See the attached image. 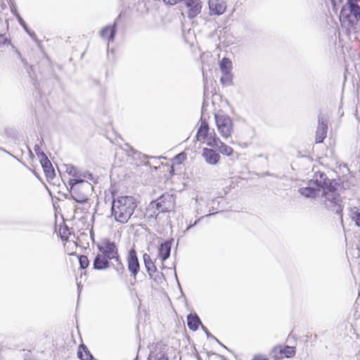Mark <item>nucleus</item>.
Here are the masks:
<instances>
[{
    "mask_svg": "<svg viewBox=\"0 0 360 360\" xmlns=\"http://www.w3.org/2000/svg\"><path fill=\"white\" fill-rule=\"evenodd\" d=\"M298 192L307 198H319L320 202L326 209L337 214L342 212L340 195L323 172H316L308 186L300 188Z\"/></svg>",
    "mask_w": 360,
    "mask_h": 360,
    "instance_id": "f257e3e1",
    "label": "nucleus"
},
{
    "mask_svg": "<svg viewBox=\"0 0 360 360\" xmlns=\"http://www.w3.org/2000/svg\"><path fill=\"white\" fill-rule=\"evenodd\" d=\"M137 207L136 199L132 196H120L113 200L112 203V216L116 221L127 223Z\"/></svg>",
    "mask_w": 360,
    "mask_h": 360,
    "instance_id": "f03ea898",
    "label": "nucleus"
},
{
    "mask_svg": "<svg viewBox=\"0 0 360 360\" xmlns=\"http://www.w3.org/2000/svg\"><path fill=\"white\" fill-rule=\"evenodd\" d=\"M70 187L72 198L79 203H83L88 200V195L92 190L91 184L87 181L79 179H70L68 181Z\"/></svg>",
    "mask_w": 360,
    "mask_h": 360,
    "instance_id": "7ed1b4c3",
    "label": "nucleus"
},
{
    "mask_svg": "<svg viewBox=\"0 0 360 360\" xmlns=\"http://www.w3.org/2000/svg\"><path fill=\"white\" fill-rule=\"evenodd\" d=\"M360 0H347L341 9V17L349 20L352 23H356L360 20Z\"/></svg>",
    "mask_w": 360,
    "mask_h": 360,
    "instance_id": "20e7f679",
    "label": "nucleus"
},
{
    "mask_svg": "<svg viewBox=\"0 0 360 360\" xmlns=\"http://www.w3.org/2000/svg\"><path fill=\"white\" fill-rule=\"evenodd\" d=\"M215 122L221 136L227 139L231 136L233 131V122L229 116L221 113L215 114Z\"/></svg>",
    "mask_w": 360,
    "mask_h": 360,
    "instance_id": "39448f33",
    "label": "nucleus"
},
{
    "mask_svg": "<svg viewBox=\"0 0 360 360\" xmlns=\"http://www.w3.org/2000/svg\"><path fill=\"white\" fill-rule=\"evenodd\" d=\"M154 205H155L157 209L161 212L172 211L175 205L173 194L165 193L162 195L156 202H152L150 205L153 207Z\"/></svg>",
    "mask_w": 360,
    "mask_h": 360,
    "instance_id": "423d86ee",
    "label": "nucleus"
},
{
    "mask_svg": "<svg viewBox=\"0 0 360 360\" xmlns=\"http://www.w3.org/2000/svg\"><path fill=\"white\" fill-rule=\"evenodd\" d=\"M100 252L109 260L118 256L117 248L114 243L106 241L98 247Z\"/></svg>",
    "mask_w": 360,
    "mask_h": 360,
    "instance_id": "0eeeda50",
    "label": "nucleus"
},
{
    "mask_svg": "<svg viewBox=\"0 0 360 360\" xmlns=\"http://www.w3.org/2000/svg\"><path fill=\"white\" fill-rule=\"evenodd\" d=\"M127 264L128 269L131 273V276L136 277L139 271V263L134 250H131L129 252Z\"/></svg>",
    "mask_w": 360,
    "mask_h": 360,
    "instance_id": "6e6552de",
    "label": "nucleus"
},
{
    "mask_svg": "<svg viewBox=\"0 0 360 360\" xmlns=\"http://www.w3.org/2000/svg\"><path fill=\"white\" fill-rule=\"evenodd\" d=\"M186 6L188 8V16L190 18L196 17L202 9V3L200 0H184Z\"/></svg>",
    "mask_w": 360,
    "mask_h": 360,
    "instance_id": "1a4fd4ad",
    "label": "nucleus"
},
{
    "mask_svg": "<svg viewBox=\"0 0 360 360\" xmlns=\"http://www.w3.org/2000/svg\"><path fill=\"white\" fill-rule=\"evenodd\" d=\"M210 14L221 15L226 8L223 0H209L208 1Z\"/></svg>",
    "mask_w": 360,
    "mask_h": 360,
    "instance_id": "9d476101",
    "label": "nucleus"
},
{
    "mask_svg": "<svg viewBox=\"0 0 360 360\" xmlns=\"http://www.w3.org/2000/svg\"><path fill=\"white\" fill-rule=\"evenodd\" d=\"M328 126L323 117L319 119V125L316 131V142L321 143L326 137Z\"/></svg>",
    "mask_w": 360,
    "mask_h": 360,
    "instance_id": "9b49d317",
    "label": "nucleus"
},
{
    "mask_svg": "<svg viewBox=\"0 0 360 360\" xmlns=\"http://www.w3.org/2000/svg\"><path fill=\"white\" fill-rule=\"evenodd\" d=\"M202 155L207 163L210 165H216L220 159V155L211 148H205L202 150Z\"/></svg>",
    "mask_w": 360,
    "mask_h": 360,
    "instance_id": "f8f14e48",
    "label": "nucleus"
},
{
    "mask_svg": "<svg viewBox=\"0 0 360 360\" xmlns=\"http://www.w3.org/2000/svg\"><path fill=\"white\" fill-rule=\"evenodd\" d=\"M41 163L46 177L48 179H53L56 174L51 162L44 153H41Z\"/></svg>",
    "mask_w": 360,
    "mask_h": 360,
    "instance_id": "ddd939ff",
    "label": "nucleus"
},
{
    "mask_svg": "<svg viewBox=\"0 0 360 360\" xmlns=\"http://www.w3.org/2000/svg\"><path fill=\"white\" fill-rule=\"evenodd\" d=\"M210 127L206 121L201 119V124L196 134V139L198 141L206 143L209 135Z\"/></svg>",
    "mask_w": 360,
    "mask_h": 360,
    "instance_id": "4468645a",
    "label": "nucleus"
},
{
    "mask_svg": "<svg viewBox=\"0 0 360 360\" xmlns=\"http://www.w3.org/2000/svg\"><path fill=\"white\" fill-rule=\"evenodd\" d=\"M94 269L97 270H103L109 267V259L102 253L97 255L94 260Z\"/></svg>",
    "mask_w": 360,
    "mask_h": 360,
    "instance_id": "2eb2a0df",
    "label": "nucleus"
},
{
    "mask_svg": "<svg viewBox=\"0 0 360 360\" xmlns=\"http://www.w3.org/2000/svg\"><path fill=\"white\" fill-rule=\"evenodd\" d=\"M115 22L113 26L108 25L102 29L101 31V36L103 38H108L109 41L114 40L115 34Z\"/></svg>",
    "mask_w": 360,
    "mask_h": 360,
    "instance_id": "dca6fc26",
    "label": "nucleus"
},
{
    "mask_svg": "<svg viewBox=\"0 0 360 360\" xmlns=\"http://www.w3.org/2000/svg\"><path fill=\"white\" fill-rule=\"evenodd\" d=\"M278 350L281 354L279 356H277L278 358H281L283 356L290 358L293 356L295 354V350L294 348L290 346H285L284 347H276L274 348L275 352H276Z\"/></svg>",
    "mask_w": 360,
    "mask_h": 360,
    "instance_id": "f3484780",
    "label": "nucleus"
},
{
    "mask_svg": "<svg viewBox=\"0 0 360 360\" xmlns=\"http://www.w3.org/2000/svg\"><path fill=\"white\" fill-rule=\"evenodd\" d=\"M143 262L147 270V272L152 276L153 274L156 271V266H155L153 262L151 260L150 257L148 254H144L143 256Z\"/></svg>",
    "mask_w": 360,
    "mask_h": 360,
    "instance_id": "a211bd4d",
    "label": "nucleus"
},
{
    "mask_svg": "<svg viewBox=\"0 0 360 360\" xmlns=\"http://www.w3.org/2000/svg\"><path fill=\"white\" fill-rule=\"evenodd\" d=\"M171 245L169 243L161 244L159 248V256L161 257L162 261H165L170 255Z\"/></svg>",
    "mask_w": 360,
    "mask_h": 360,
    "instance_id": "6ab92c4d",
    "label": "nucleus"
},
{
    "mask_svg": "<svg viewBox=\"0 0 360 360\" xmlns=\"http://www.w3.org/2000/svg\"><path fill=\"white\" fill-rule=\"evenodd\" d=\"M188 326L193 330H196L199 324L201 323L199 317L197 315L189 314L187 317Z\"/></svg>",
    "mask_w": 360,
    "mask_h": 360,
    "instance_id": "aec40b11",
    "label": "nucleus"
},
{
    "mask_svg": "<svg viewBox=\"0 0 360 360\" xmlns=\"http://www.w3.org/2000/svg\"><path fill=\"white\" fill-rule=\"evenodd\" d=\"M221 141L217 136V134H215L214 131H212V132L209 131V135H208L207 140L206 142V143L208 146H210L212 148L218 147V146L219 145V143Z\"/></svg>",
    "mask_w": 360,
    "mask_h": 360,
    "instance_id": "412c9836",
    "label": "nucleus"
},
{
    "mask_svg": "<svg viewBox=\"0 0 360 360\" xmlns=\"http://www.w3.org/2000/svg\"><path fill=\"white\" fill-rule=\"evenodd\" d=\"M219 66L222 74L231 73L232 63L230 59L224 58L220 62Z\"/></svg>",
    "mask_w": 360,
    "mask_h": 360,
    "instance_id": "4be33fe9",
    "label": "nucleus"
},
{
    "mask_svg": "<svg viewBox=\"0 0 360 360\" xmlns=\"http://www.w3.org/2000/svg\"><path fill=\"white\" fill-rule=\"evenodd\" d=\"M349 216L355 224L360 226V208L357 207H351L349 210Z\"/></svg>",
    "mask_w": 360,
    "mask_h": 360,
    "instance_id": "5701e85b",
    "label": "nucleus"
},
{
    "mask_svg": "<svg viewBox=\"0 0 360 360\" xmlns=\"http://www.w3.org/2000/svg\"><path fill=\"white\" fill-rule=\"evenodd\" d=\"M110 261L112 266L119 274L121 275L124 274V266L120 261L119 256L116 257L115 259H111Z\"/></svg>",
    "mask_w": 360,
    "mask_h": 360,
    "instance_id": "b1692460",
    "label": "nucleus"
},
{
    "mask_svg": "<svg viewBox=\"0 0 360 360\" xmlns=\"http://www.w3.org/2000/svg\"><path fill=\"white\" fill-rule=\"evenodd\" d=\"M215 148L218 149L221 154L226 156H230L233 153V148L229 146L226 145L222 141H221L218 147H215Z\"/></svg>",
    "mask_w": 360,
    "mask_h": 360,
    "instance_id": "393cba45",
    "label": "nucleus"
},
{
    "mask_svg": "<svg viewBox=\"0 0 360 360\" xmlns=\"http://www.w3.org/2000/svg\"><path fill=\"white\" fill-rule=\"evenodd\" d=\"M221 82L224 85H231L233 81V75L231 73H224L220 79Z\"/></svg>",
    "mask_w": 360,
    "mask_h": 360,
    "instance_id": "a878e982",
    "label": "nucleus"
},
{
    "mask_svg": "<svg viewBox=\"0 0 360 360\" xmlns=\"http://www.w3.org/2000/svg\"><path fill=\"white\" fill-rule=\"evenodd\" d=\"M65 172L68 173L70 176L74 177L73 179H77L79 177V173L76 168L71 165H65Z\"/></svg>",
    "mask_w": 360,
    "mask_h": 360,
    "instance_id": "bb28decb",
    "label": "nucleus"
},
{
    "mask_svg": "<svg viewBox=\"0 0 360 360\" xmlns=\"http://www.w3.org/2000/svg\"><path fill=\"white\" fill-rule=\"evenodd\" d=\"M79 264L81 268L85 269L89 266V259L88 257L85 255H82L79 258Z\"/></svg>",
    "mask_w": 360,
    "mask_h": 360,
    "instance_id": "cd10ccee",
    "label": "nucleus"
},
{
    "mask_svg": "<svg viewBox=\"0 0 360 360\" xmlns=\"http://www.w3.org/2000/svg\"><path fill=\"white\" fill-rule=\"evenodd\" d=\"M16 18H17V19H18V20L19 23H20V24L23 27V28L25 29V30L27 33H29L30 34H30V31L28 30V28H27V25H26L25 22L23 20V19L21 18V16H20L19 14H16Z\"/></svg>",
    "mask_w": 360,
    "mask_h": 360,
    "instance_id": "c85d7f7f",
    "label": "nucleus"
},
{
    "mask_svg": "<svg viewBox=\"0 0 360 360\" xmlns=\"http://www.w3.org/2000/svg\"><path fill=\"white\" fill-rule=\"evenodd\" d=\"M82 178H88L89 179H92V174L88 172H84L82 174H79V177L77 179H83Z\"/></svg>",
    "mask_w": 360,
    "mask_h": 360,
    "instance_id": "c756f323",
    "label": "nucleus"
},
{
    "mask_svg": "<svg viewBox=\"0 0 360 360\" xmlns=\"http://www.w3.org/2000/svg\"><path fill=\"white\" fill-rule=\"evenodd\" d=\"M157 360H169L168 357L166 354L163 353H160L158 356Z\"/></svg>",
    "mask_w": 360,
    "mask_h": 360,
    "instance_id": "7c9ffc66",
    "label": "nucleus"
},
{
    "mask_svg": "<svg viewBox=\"0 0 360 360\" xmlns=\"http://www.w3.org/2000/svg\"><path fill=\"white\" fill-rule=\"evenodd\" d=\"M65 245L67 248H69L70 246L75 247V248H76V247H77L76 244H75V242H73V241H72V242H71V241H68V242L65 243Z\"/></svg>",
    "mask_w": 360,
    "mask_h": 360,
    "instance_id": "2f4dec72",
    "label": "nucleus"
},
{
    "mask_svg": "<svg viewBox=\"0 0 360 360\" xmlns=\"http://www.w3.org/2000/svg\"><path fill=\"white\" fill-rule=\"evenodd\" d=\"M81 358L82 359V360H90L91 359L92 356L89 353H86L84 357H82V356Z\"/></svg>",
    "mask_w": 360,
    "mask_h": 360,
    "instance_id": "473e14b6",
    "label": "nucleus"
},
{
    "mask_svg": "<svg viewBox=\"0 0 360 360\" xmlns=\"http://www.w3.org/2000/svg\"><path fill=\"white\" fill-rule=\"evenodd\" d=\"M332 3L334 6H336L337 4L341 3L342 0H331Z\"/></svg>",
    "mask_w": 360,
    "mask_h": 360,
    "instance_id": "72a5a7b5",
    "label": "nucleus"
},
{
    "mask_svg": "<svg viewBox=\"0 0 360 360\" xmlns=\"http://www.w3.org/2000/svg\"><path fill=\"white\" fill-rule=\"evenodd\" d=\"M202 328L204 330V331L205 332V333L208 335L210 334V333L207 331V329L203 326H202Z\"/></svg>",
    "mask_w": 360,
    "mask_h": 360,
    "instance_id": "f704fd0d",
    "label": "nucleus"
},
{
    "mask_svg": "<svg viewBox=\"0 0 360 360\" xmlns=\"http://www.w3.org/2000/svg\"><path fill=\"white\" fill-rule=\"evenodd\" d=\"M202 328L204 330V331L205 332V333L208 335L210 334V333L207 331V329L203 326H202Z\"/></svg>",
    "mask_w": 360,
    "mask_h": 360,
    "instance_id": "c9c22d12",
    "label": "nucleus"
},
{
    "mask_svg": "<svg viewBox=\"0 0 360 360\" xmlns=\"http://www.w3.org/2000/svg\"><path fill=\"white\" fill-rule=\"evenodd\" d=\"M202 328L204 330V331L205 332V333L208 335L210 334V333L207 331V329L203 326H202Z\"/></svg>",
    "mask_w": 360,
    "mask_h": 360,
    "instance_id": "e433bc0d",
    "label": "nucleus"
},
{
    "mask_svg": "<svg viewBox=\"0 0 360 360\" xmlns=\"http://www.w3.org/2000/svg\"><path fill=\"white\" fill-rule=\"evenodd\" d=\"M202 328L204 330V331L205 332V333L208 335L210 334V333L207 331V329L203 326H202Z\"/></svg>",
    "mask_w": 360,
    "mask_h": 360,
    "instance_id": "4c0bfd02",
    "label": "nucleus"
},
{
    "mask_svg": "<svg viewBox=\"0 0 360 360\" xmlns=\"http://www.w3.org/2000/svg\"><path fill=\"white\" fill-rule=\"evenodd\" d=\"M207 338H210L216 339V338H214V335H212V334H210V333L208 335Z\"/></svg>",
    "mask_w": 360,
    "mask_h": 360,
    "instance_id": "58836bf2",
    "label": "nucleus"
},
{
    "mask_svg": "<svg viewBox=\"0 0 360 360\" xmlns=\"http://www.w3.org/2000/svg\"><path fill=\"white\" fill-rule=\"evenodd\" d=\"M252 360H264L262 359H261L260 357H255L254 359Z\"/></svg>",
    "mask_w": 360,
    "mask_h": 360,
    "instance_id": "ea45409f",
    "label": "nucleus"
}]
</instances>
